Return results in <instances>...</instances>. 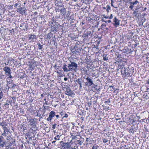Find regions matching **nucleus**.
I'll use <instances>...</instances> for the list:
<instances>
[{"mask_svg": "<svg viewBox=\"0 0 149 149\" xmlns=\"http://www.w3.org/2000/svg\"><path fill=\"white\" fill-rule=\"evenodd\" d=\"M113 20L114 23L112 22V24L116 27L119 26L120 25V20L117 19L116 17H115Z\"/></svg>", "mask_w": 149, "mask_h": 149, "instance_id": "nucleus-11", "label": "nucleus"}, {"mask_svg": "<svg viewBox=\"0 0 149 149\" xmlns=\"http://www.w3.org/2000/svg\"><path fill=\"white\" fill-rule=\"evenodd\" d=\"M123 43L124 45V43H125V42L123 40V38H121L120 40V43L119 44L120 45L121 44Z\"/></svg>", "mask_w": 149, "mask_h": 149, "instance_id": "nucleus-36", "label": "nucleus"}, {"mask_svg": "<svg viewBox=\"0 0 149 149\" xmlns=\"http://www.w3.org/2000/svg\"><path fill=\"white\" fill-rule=\"evenodd\" d=\"M77 65L74 62H70V63L68 64V68H71V71L74 70H76L77 67Z\"/></svg>", "mask_w": 149, "mask_h": 149, "instance_id": "nucleus-7", "label": "nucleus"}, {"mask_svg": "<svg viewBox=\"0 0 149 149\" xmlns=\"http://www.w3.org/2000/svg\"><path fill=\"white\" fill-rule=\"evenodd\" d=\"M80 118L81 119L82 121H83L84 120V118L83 117H81Z\"/></svg>", "mask_w": 149, "mask_h": 149, "instance_id": "nucleus-60", "label": "nucleus"}, {"mask_svg": "<svg viewBox=\"0 0 149 149\" xmlns=\"http://www.w3.org/2000/svg\"><path fill=\"white\" fill-rule=\"evenodd\" d=\"M6 137L7 140H9V141H10V140H11V138H12L10 136H7V135H6Z\"/></svg>", "mask_w": 149, "mask_h": 149, "instance_id": "nucleus-39", "label": "nucleus"}, {"mask_svg": "<svg viewBox=\"0 0 149 149\" xmlns=\"http://www.w3.org/2000/svg\"><path fill=\"white\" fill-rule=\"evenodd\" d=\"M106 26L104 24H103L101 26V29L104 31H107L108 28L106 27Z\"/></svg>", "mask_w": 149, "mask_h": 149, "instance_id": "nucleus-24", "label": "nucleus"}, {"mask_svg": "<svg viewBox=\"0 0 149 149\" xmlns=\"http://www.w3.org/2000/svg\"><path fill=\"white\" fill-rule=\"evenodd\" d=\"M38 48L40 49H41L43 48V45H40V43L38 44Z\"/></svg>", "mask_w": 149, "mask_h": 149, "instance_id": "nucleus-40", "label": "nucleus"}, {"mask_svg": "<svg viewBox=\"0 0 149 149\" xmlns=\"http://www.w3.org/2000/svg\"><path fill=\"white\" fill-rule=\"evenodd\" d=\"M36 36L35 35H31L29 37V40L31 39H32V40H33L34 38H36Z\"/></svg>", "mask_w": 149, "mask_h": 149, "instance_id": "nucleus-35", "label": "nucleus"}, {"mask_svg": "<svg viewBox=\"0 0 149 149\" xmlns=\"http://www.w3.org/2000/svg\"><path fill=\"white\" fill-rule=\"evenodd\" d=\"M37 66V65L36 64V62L34 61H32L31 64L30 65V67H32V68H35L36 66Z\"/></svg>", "mask_w": 149, "mask_h": 149, "instance_id": "nucleus-23", "label": "nucleus"}, {"mask_svg": "<svg viewBox=\"0 0 149 149\" xmlns=\"http://www.w3.org/2000/svg\"><path fill=\"white\" fill-rule=\"evenodd\" d=\"M109 88H112V89L113 90L115 89V88H114V86H109Z\"/></svg>", "mask_w": 149, "mask_h": 149, "instance_id": "nucleus-59", "label": "nucleus"}, {"mask_svg": "<svg viewBox=\"0 0 149 149\" xmlns=\"http://www.w3.org/2000/svg\"><path fill=\"white\" fill-rule=\"evenodd\" d=\"M74 81L77 82L79 85V89H81L82 87V85L84 84V81L81 78H79L76 79H75Z\"/></svg>", "mask_w": 149, "mask_h": 149, "instance_id": "nucleus-8", "label": "nucleus"}, {"mask_svg": "<svg viewBox=\"0 0 149 149\" xmlns=\"http://www.w3.org/2000/svg\"><path fill=\"white\" fill-rule=\"evenodd\" d=\"M103 142L104 143H106L108 142V141L105 139H102Z\"/></svg>", "mask_w": 149, "mask_h": 149, "instance_id": "nucleus-46", "label": "nucleus"}, {"mask_svg": "<svg viewBox=\"0 0 149 149\" xmlns=\"http://www.w3.org/2000/svg\"><path fill=\"white\" fill-rule=\"evenodd\" d=\"M3 92L2 91L0 92V99H1L3 97Z\"/></svg>", "mask_w": 149, "mask_h": 149, "instance_id": "nucleus-42", "label": "nucleus"}, {"mask_svg": "<svg viewBox=\"0 0 149 149\" xmlns=\"http://www.w3.org/2000/svg\"><path fill=\"white\" fill-rule=\"evenodd\" d=\"M103 59L104 61H107L108 60V57H107V54H104L103 55Z\"/></svg>", "mask_w": 149, "mask_h": 149, "instance_id": "nucleus-28", "label": "nucleus"}, {"mask_svg": "<svg viewBox=\"0 0 149 149\" xmlns=\"http://www.w3.org/2000/svg\"><path fill=\"white\" fill-rule=\"evenodd\" d=\"M13 5H10L8 6V8L9 9H12L13 8Z\"/></svg>", "mask_w": 149, "mask_h": 149, "instance_id": "nucleus-51", "label": "nucleus"}, {"mask_svg": "<svg viewBox=\"0 0 149 149\" xmlns=\"http://www.w3.org/2000/svg\"><path fill=\"white\" fill-rule=\"evenodd\" d=\"M69 149H76L74 147H72L71 146V147H70V148Z\"/></svg>", "mask_w": 149, "mask_h": 149, "instance_id": "nucleus-62", "label": "nucleus"}, {"mask_svg": "<svg viewBox=\"0 0 149 149\" xmlns=\"http://www.w3.org/2000/svg\"><path fill=\"white\" fill-rule=\"evenodd\" d=\"M143 7L140 5H137L134 11L133 14L136 16H139L141 13L143 12Z\"/></svg>", "mask_w": 149, "mask_h": 149, "instance_id": "nucleus-1", "label": "nucleus"}, {"mask_svg": "<svg viewBox=\"0 0 149 149\" xmlns=\"http://www.w3.org/2000/svg\"><path fill=\"white\" fill-rule=\"evenodd\" d=\"M56 115V113L53 111H52L49 113V117L47 118V121L51 122L52 119V118L54 117Z\"/></svg>", "mask_w": 149, "mask_h": 149, "instance_id": "nucleus-9", "label": "nucleus"}, {"mask_svg": "<svg viewBox=\"0 0 149 149\" xmlns=\"http://www.w3.org/2000/svg\"><path fill=\"white\" fill-rule=\"evenodd\" d=\"M60 137L59 135H57L56 136V137H55L54 138V139L55 140H59L60 139L59 138L58 139V138H59Z\"/></svg>", "mask_w": 149, "mask_h": 149, "instance_id": "nucleus-45", "label": "nucleus"}, {"mask_svg": "<svg viewBox=\"0 0 149 149\" xmlns=\"http://www.w3.org/2000/svg\"><path fill=\"white\" fill-rule=\"evenodd\" d=\"M12 101L11 100H8L6 101V103L5 104V106L6 107H8V106L9 105V104H10L11 105H12Z\"/></svg>", "mask_w": 149, "mask_h": 149, "instance_id": "nucleus-22", "label": "nucleus"}, {"mask_svg": "<svg viewBox=\"0 0 149 149\" xmlns=\"http://www.w3.org/2000/svg\"><path fill=\"white\" fill-rule=\"evenodd\" d=\"M84 139L83 138L81 137L79 139L77 140V142H76L75 144H78L79 145H81L82 143L84 142Z\"/></svg>", "mask_w": 149, "mask_h": 149, "instance_id": "nucleus-19", "label": "nucleus"}, {"mask_svg": "<svg viewBox=\"0 0 149 149\" xmlns=\"http://www.w3.org/2000/svg\"><path fill=\"white\" fill-rule=\"evenodd\" d=\"M114 0H111V6H112L113 7H114L115 8H116V7H114V6H113V1ZM116 0H115V1Z\"/></svg>", "mask_w": 149, "mask_h": 149, "instance_id": "nucleus-53", "label": "nucleus"}, {"mask_svg": "<svg viewBox=\"0 0 149 149\" xmlns=\"http://www.w3.org/2000/svg\"><path fill=\"white\" fill-rule=\"evenodd\" d=\"M26 8L24 7H19L17 8V12H19V13L23 15L24 14H25L26 12L25 10Z\"/></svg>", "mask_w": 149, "mask_h": 149, "instance_id": "nucleus-17", "label": "nucleus"}, {"mask_svg": "<svg viewBox=\"0 0 149 149\" xmlns=\"http://www.w3.org/2000/svg\"><path fill=\"white\" fill-rule=\"evenodd\" d=\"M119 50L121 51L123 53L126 54H129L132 53V51H130L131 49H130L127 46L125 47L122 50L119 49Z\"/></svg>", "mask_w": 149, "mask_h": 149, "instance_id": "nucleus-10", "label": "nucleus"}, {"mask_svg": "<svg viewBox=\"0 0 149 149\" xmlns=\"http://www.w3.org/2000/svg\"><path fill=\"white\" fill-rule=\"evenodd\" d=\"M125 67L123 63H122L121 65H119L117 67V69H122Z\"/></svg>", "mask_w": 149, "mask_h": 149, "instance_id": "nucleus-27", "label": "nucleus"}, {"mask_svg": "<svg viewBox=\"0 0 149 149\" xmlns=\"http://www.w3.org/2000/svg\"><path fill=\"white\" fill-rule=\"evenodd\" d=\"M70 135H71V138H72V141H73L74 140V139L75 138V136L76 135H75L74 136L73 134H70Z\"/></svg>", "mask_w": 149, "mask_h": 149, "instance_id": "nucleus-41", "label": "nucleus"}, {"mask_svg": "<svg viewBox=\"0 0 149 149\" xmlns=\"http://www.w3.org/2000/svg\"><path fill=\"white\" fill-rule=\"evenodd\" d=\"M97 85H94V88L97 91H100V88H97Z\"/></svg>", "mask_w": 149, "mask_h": 149, "instance_id": "nucleus-43", "label": "nucleus"}, {"mask_svg": "<svg viewBox=\"0 0 149 149\" xmlns=\"http://www.w3.org/2000/svg\"><path fill=\"white\" fill-rule=\"evenodd\" d=\"M64 116H63V117L62 118H67L68 116V115L66 113H65L64 114Z\"/></svg>", "mask_w": 149, "mask_h": 149, "instance_id": "nucleus-50", "label": "nucleus"}, {"mask_svg": "<svg viewBox=\"0 0 149 149\" xmlns=\"http://www.w3.org/2000/svg\"><path fill=\"white\" fill-rule=\"evenodd\" d=\"M10 142L9 141V143L8 145L9 147L10 148H12L13 146H16L15 142V140L13 138H11V140H10Z\"/></svg>", "mask_w": 149, "mask_h": 149, "instance_id": "nucleus-13", "label": "nucleus"}, {"mask_svg": "<svg viewBox=\"0 0 149 149\" xmlns=\"http://www.w3.org/2000/svg\"><path fill=\"white\" fill-rule=\"evenodd\" d=\"M58 9V10L60 11V13L62 16H63L65 15L66 13V9L64 7H62L61 6H59Z\"/></svg>", "mask_w": 149, "mask_h": 149, "instance_id": "nucleus-12", "label": "nucleus"}, {"mask_svg": "<svg viewBox=\"0 0 149 149\" xmlns=\"http://www.w3.org/2000/svg\"><path fill=\"white\" fill-rule=\"evenodd\" d=\"M4 75L2 74L1 73L0 74V78L1 79H3V78L4 77Z\"/></svg>", "mask_w": 149, "mask_h": 149, "instance_id": "nucleus-52", "label": "nucleus"}, {"mask_svg": "<svg viewBox=\"0 0 149 149\" xmlns=\"http://www.w3.org/2000/svg\"><path fill=\"white\" fill-rule=\"evenodd\" d=\"M16 86V85L14 84H13V86H12V88H15V87Z\"/></svg>", "mask_w": 149, "mask_h": 149, "instance_id": "nucleus-57", "label": "nucleus"}, {"mask_svg": "<svg viewBox=\"0 0 149 149\" xmlns=\"http://www.w3.org/2000/svg\"><path fill=\"white\" fill-rule=\"evenodd\" d=\"M81 51V49H77V50H75L74 51L75 53L76 54H78Z\"/></svg>", "mask_w": 149, "mask_h": 149, "instance_id": "nucleus-37", "label": "nucleus"}, {"mask_svg": "<svg viewBox=\"0 0 149 149\" xmlns=\"http://www.w3.org/2000/svg\"><path fill=\"white\" fill-rule=\"evenodd\" d=\"M3 70L5 72L6 75L8 76V78L12 79L13 78V77H12L11 74V70L10 67L8 66H5L3 68Z\"/></svg>", "mask_w": 149, "mask_h": 149, "instance_id": "nucleus-3", "label": "nucleus"}, {"mask_svg": "<svg viewBox=\"0 0 149 149\" xmlns=\"http://www.w3.org/2000/svg\"><path fill=\"white\" fill-rule=\"evenodd\" d=\"M99 146H93L92 149H98Z\"/></svg>", "mask_w": 149, "mask_h": 149, "instance_id": "nucleus-44", "label": "nucleus"}, {"mask_svg": "<svg viewBox=\"0 0 149 149\" xmlns=\"http://www.w3.org/2000/svg\"><path fill=\"white\" fill-rule=\"evenodd\" d=\"M2 135L3 136H6V132H5V131H4V132L2 134Z\"/></svg>", "mask_w": 149, "mask_h": 149, "instance_id": "nucleus-58", "label": "nucleus"}, {"mask_svg": "<svg viewBox=\"0 0 149 149\" xmlns=\"http://www.w3.org/2000/svg\"><path fill=\"white\" fill-rule=\"evenodd\" d=\"M129 67H124V69H125L124 71V74H125V76H127L128 75V71Z\"/></svg>", "mask_w": 149, "mask_h": 149, "instance_id": "nucleus-25", "label": "nucleus"}, {"mask_svg": "<svg viewBox=\"0 0 149 149\" xmlns=\"http://www.w3.org/2000/svg\"><path fill=\"white\" fill-rule=\"evenodd\" d=\"M81 137L80 135H77L75 136V137L74 139V142L75 143L77 142V140L79 139Z\"/></svg>", "mask_w": 149, "mask_h": 149, "instance_id": "nucleus-26", "label": "nucleus"}, {"mask_svg": "<svg viewBox=\"0 0 149 149\" xmlns=\"http://www.w3.org/2000/svg\"><path fill=\"white\" fill-rule=\"evenodd\" d=\"M6 123L4 121H3V124L2 125V127L4 130H5V129L6 128Z\"/></svg>", "mask_w": 149, "mask_h": 149, "instance_id": "nucleus-31", "label": "nucleus"}, {"mask_svg": "<svg viewBox=\"0 0 149 149\" xmlns=\"http://www.w3.org/2000/svg\"><path fill=\"white\" fill-rule=\"evenodd\" d=\"M51 30L53 32H56L59 27V24L57 22L51 23Z\"/></svg>", "mask_w": 149, "mask_h": 149, "instance_id": "nucleus-4", "label": "nucleus"}, {"mask_svg": "<svg viewBox=\"0 0 149 149\" xmlns=\"http://www.w3.org/2000/svg\"><path fill=\"white\" fill-rule=\"evenodd\" d=\"M29 121L31 124V125H33L35 124V121L33 118H31L29 119Z\"/></svg>", "mask_w": 149, "mask_h": 149, "instance_id": "nucleus-30", "label": "nucleus"}, {"mask_svg": "<svg viewBox=\"0 0 149 149\" xmlns=\"http://www.w3.org/2000/svg\"><path fill=\"white\" fill-rule=\"evenodd\" d=\"M56 125H57L55 123L53 125L52 127V128L53 129H55L56 128Z\"/></svg>", "mask_w": 149, "mask_h": 149, "instance_id": "nucleus-49", "label": "nucleus"}, {"mask_svg": "<svg viewBox=\"0 0 149 149\" xmlns=\"http://www.w3.org/2000/svg\"><path fill=\"white\" fill-rule=\"evenodd\" d=\"M19 5V4L18 3H16L14 4V6L16 8L17 6Z\"/></svg>", "mask_w": 149, "mask_h": 149, "instance_id": "nucleus-55", "label": "nucleus"}, {"mask_svg": "<svg viewBox=\"0 0 149 149\" xmlns=\"http://www.w3.org/2000/svg\"><path fill=\"white\" fill-rule=\"evenodd\" d=\"M63 26H62L61 25H60L59 24V27H60L61 28V29H62V28H63Z\"/></svg>", "mask_w": 149, "mask_h": 149, "instance_id": "nucleus-61", "label": "nucleus"}, {"mask_svg": "<svg viewBox=\"0 0 149 149\" xmlns=\"http://www.w3.org/2000/svg\"><path fill=\"white\" fill-rule=\"evenodd\" d=\"M107 9L106 11L107 13H108L109 11H111V7L109 5H107L106 6Z\"/></svg>", "mask_w": 149, "mask_h": 149, "instance_id": "nucleus-34", "label": "nucleus"}, {"mask_svg": "<svg viewBox=\"0 0 149 149\" xmlns=\"http://www.w3.org/2000/svg\"><path fill=\"white\" fill-rule=\"evenodd\" d=\"M146 8H143V11H145L146 9Z\"/></svg>", "mask_w": 149, "mask_h": 149, "instance_id": "nucleus-63", "label": "nucleus"}, {"mask_svg": "<svg viewBox=\"0 0 149 149\" xmlns=\"http://www.w3.org/2000/svg\"><path fill=\"white\" fill-rule=\"evenodd\" d=\"M138 3H139V1L136 0L134 2H130L129 3L130 5V6L129 8H131L132 10H134L133 9L134 6L135 5L137 4Z\"/></svg>", "mask_w": 149, "mask_h": 149, "instance_id": "nucleus-16", "label": "nucleus"}, {"mask_svg": "<svg viewBox=\"0 0 149 149\" xmlns=\"http://www.w3.org/2000/svg\"><path fill=\"white\" fill-rule=\"evenodd\" d=\"M119 42L118 41L117 39L115 37H113L110 40V43L111 44H115V46L119 44Z\"/></svg>", "mask_w": 149, "mask_h": 149, "instance_id": "nucleus-14", "label": "nucleus"}, {"mask_svg": "<svg viewBox=\"0 0 149 149\" xmlns=\"http://www.w3.org/2000/svg\"><path fill=\"white\" fill-rule=\"evenodd\" d=\"M121 70V74H122L123 72L124 73V71L125 70V69H124V67Z\"/></svg>", "mask_w": 149, "mask_h": 149, "instance_id": "nucleus-56", "label": "nucleus"}, {"mask_svg": "<svg viewBox=\"0 0 149 149\" xmlns=\"http://www.w3.org/2000/svg\"><path fill=\"white\" fill-rule=\"evenodd\" d=\"M68 65L64 64L63 65V67L62 68L64 71L65 72H68L71 71V68H68Z\"/></svg>", "mask_w": 149, "mask_h": 149, "instance_id": "nucleus-20", "label": "nucleus"}, {"mask_svg": "<svg viewBox=\"0 0 149 149\" xmlns=\"http://www.w3.org/2000/svg\"><path fill=\"white\" fill-rule=\"evenodd\" d=\"M24 28H23V29L24 30V31H27L28 29V27L29 26L28 24L27 23H25V24L24 25Z\"/></svg>", "mask_w": 149, "mask_h": 149, "instance_id": "nucleus-32", "label": "nucleus"}, {"mask_svg": "<svg viewBox=\"0 0 149 149\" xmlns=\"http://www.w3.org/2000/svg\"><path fill=\"white\" fill-rule=\"evenodd\" d=\"M113 17V15L112 14H111L110 17H109V19H111Z\"/></svg>", "mask_w": 149, "mask_h": 149, "instance_id": "nucleus-54", "label": "nucleus"}, {"mask_svg": "<svg viewBox=\"0 0 149 149\" xmlns=\"http://www.w3.org/2000/svg\"><path fill=\"white\" fill-rule=\"evenodd\" d=\"M59 17H60V16H56L55 17V18L56 19H58Z\"/></svg>", "mask_w": 149, "mask_h": 149, "instance_id": "nucleus-64", "label": "nucleus"}, {"mask_svg": "<svg viewBox=\"0 0 149 149\" xmlns=\"http://www.w3.org/2000/svg\"><path fill=\"white\" fill-rule=\"evenodd\" d=\"M6 140L4 139L3 137L0 136V147H3L5 146L6 143Z\"/></svg>", "mask_w": 149, "mask_h": 149, "instance_id": "nucleus-15", "label": "nucleus"}, {"mask_svg": "<svg viewBox=\"0 0 149 149\" xmlns=\"http://www.w3.org/2000/svg\"><path fill=\"white\" fill-rule=\"evenodd\" d=\"M25 24V23L24 22H23V23H21V25H20V27H23V26H24Z\"/></svg>", "mask_w": 149, "mask_h": 149, "instance_id": "nucleus-48", "label": "nucleus"}, {"mask_svg": "<svg viewBox=\"0 0 149 149\" xmlns=\"http://www.w3.org/2000/svg\"><path fill=\"white\" fill-rule=\"evenodd\" d=\"M56 22V19H54V17H53L52 19H51V21L49 22V23L50 24L51 23H54Z\"/></svg>", "mask_w": 149, "mask_h": 149, "instance_id": "nucleus-38", "label": "nucleus"}, {"mask_svg": "<svg viewBox=\"0 0 149 149\" xmlns=\"http://www.w3.org/2000/svg\"><path fill=\"white\" fill-rule=\"evenodd\" d=\"M37 116L39 117H40V118H42V117L41 116V114L38 113V112L37 113Z\"/></svg>", "mask_w": 149, "mask_h": 149, "instance_id": "nucleus-47", "label": "nucleus"}, {"mask_svg": "<svg viewBox=\"0 0 149 149\" xmlns=\"http://www.w3.org/2000/svg\"><path fill=\"white\" fill-rule=\"evenodd\" d=\"M86 79L87 81L85 82V85L88 87L91 86L93 85H94L93 81V78H91L89 76H88L86 78Z\"/></svg>", "mask_w": 149, "mask_h": 149, "instance_id": "nucleus-6", "label": "nucleus"}, {"mask_svg": "<svg viewBox=\"0 0 149 149\" xmlns=\"http://www.w3.org/2000/svg\"><path fill=\"white\" fill-rule=\"evenodd\" d=\"M93 36V32L89 31H84L83 35V37L86 39H90L91 37Z\"/></svg>", "mask_w": 149, "mask_h": 149, "instance_id": "nucleus-2", "label": "nucleus"}, {"mask_svg": "<svg viewBox=\"0 0 149 149\" xmlns=\"http://www.w3.org/2000/svg\"><path fill=\"white\" fill-rule=\"evenodd\" d=\"M128 70V75L127 76L129 77V76H130L133 74V72H134V69L132 67H131V68H129V69Z\"/></svg>", "mask_w": 149, "mask_h": 149, "instance_id": "nucleus-21", "label": "nucleus"}, {"mask_svg": "<svg viewBox=\"0 0 149 149\" xmlns=\"http://www.w3.org/2000/svg\"><path fill=\"white\" fill-rule=\"evenodd\" d=\"M53 36V34L51 32L48 33L46 36L47 39H50Z\"/></svg>", "mask_w": 149, "mask_h": 149, "instance_id": "nucleus-29", "label": "nucleus"}, {"mask_svg": "<svg viewBox=\"0 0 149 149\" xmlns=\"http://www.w3.org/2000/svg\"><path fill=\"white\" fill-rule=\"evenodd\" d=\"M86 141L87 142V143H86V145H87L88 144H91L92 143L90 139L89 138H86Z\"/></svg>", "mask_w": 149, "mask_h": 149, "instance_id": "nucleus-33", "label": "nucleus"}, {"mask_svg": "<svg viewBox=\"0 0 149 149\" xmlns=\"http://www.w3.org/2000/svg\"><path fill=\"white\" fill-rule=\"evenodd\" d=\"M65 93L68 95H71L72 94V91L71 90L70 87H67L66 89Z\"/></svg>", "mask_w": 149, "mask_h": 149, "instance_id": "nucleus-18", "label": "nucleus"}, {"mask_svg": "<svg viewBox=\"0 0 149 149\" xmlns=\"http://www.w3.org/2000/svg\"><path fill=\"white\" fill-rule=\"evenodd\" d=\"M62 143L61 144V149H69L71 147V142H63L62 141L61 142Z\"/></svg>", "mask_w": 149, "mask_h": 149, "instance_id": "nucleus-5", "label": "nucleus"}]
</instances>
